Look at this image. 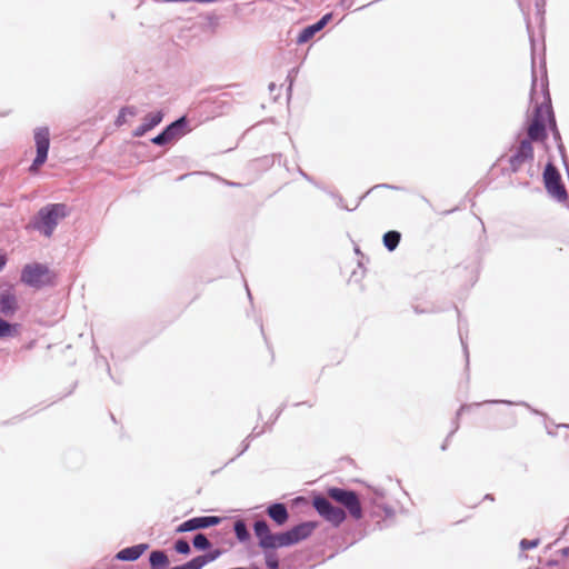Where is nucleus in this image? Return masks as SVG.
<instances>
[{"mask_svg": "<svg viewBox=\"0 0 569 569\" xmlns=\"http://www.w3.org/2000/svg\"><path fill=\"white\" fill-rule=\"evenodd\" d=\"M71 213V208L63 202L47 203L41 207L29 222V228L50 238L59 222Z\"/></svg>", "mask_w": 569, "mask_h": 569, "instance_id": "1", "label": "nucleus"}, {"mask_svg": "<svg viewBox=\"0 0 569 569\" xmlns=\"http://www.w3.org/2000/svg\"><path fill=\"white\" fill-rule=\"evenodd\" d=\"M21 281L31 288H43L54 286L57 274L44 263L33 262L27 263L21 269Z\"/></svg>", "mask_w": 569, "mask_h": 569, "instance_id": "2", "label": "nucleus"}, {"mask_svg": "<svg viewBox=\"0 0 569 569\" xmlns=\"http://www.w3.org/2000/svg\"><path fill=\"white\" fill-rule=\"evenodd\" d=\"M253 533L258 539V546L262 550L280 549L284 547V530L276 533L271 532L269 523L266 519L261 518L253 522Z\"/></svg>", "mask_w": 569, "mask_h": 569, "instance_id": "3", "label": "nucleus"}, {"mask_svg": "<svg viewBox=\"0 0 569 569\" xmlns=\"http://www.w3.org/2000/svg\"><path fill=\"white\" fill-rule=\"evenodd\" d=\"M33 139L36 144V157L29 167V172L36 174L41 166L48 160L50 149V131L48 127H38L34 129Z\"/></svg>", "mask_w": 569, "mask_h": 569, "instance_id": "4", "label": "nucleus"}, {"mask_svg": "<svg viewBox=\"0 0 569 569\" xmlns=\"http://www.w3.org/2000/svg\"><path fill=\"white\" fill-rule=\"evenodd\" d=\"M552 113L548 99L545 97L543 101L537 107L536 116L529 126L528 133L533 140H541L545 137L547 124H552Z\"/></svg>", "mask_w": 569, "mask_h": 569, "instance_id": "5", "label": "nucleus"}, {"mask_svg": "<svg viewBox=\"0 0 569 569\" xmlns=\"http://www.w3.org/2000/svg\"><path fill=\"white\" fill-rule=\"evenodd\" d=\"M222 517L219 516H198L181 522L177 528V533L192 532L197 530L208 529L221 523Z\"/></svg>", "mask_w": 569, "mask_h": 569, "instance_id": "6", "label": "nucleus"}, {"mask_svg": "<svg viewBox=\"0 0 569 569\" xmlns=\"http://www.w3.org/2000/svg\"><path fill=\"white\" fill-rule=\"evenodd\" d=\"M560 174L556 168L548 163L543 172V181L548 193L559 201L567 198V192L560 182Z\"/></svg>", "mask_w": 569, "mask_h": 569, "instance_id": "7", "label": "nucleus"}, {"mask_svg": "<svg viewBox=\"0 0 569 569\" xmlns=\"http://www.w3.org/2000/svg\"><path fill=\"white\" fill-rule=\"evenodd\" d=\"M329 497L343 505L355 518H360L362 515L360 502L352 491L342 490L339 488H330L328 490Z\"/></svg>", "mask_w": 569, "mask_h": 569, "instance_id": "8", "label": "nucleus"}, {"mask_svg": "<svg viewBox=\"0 0 569 569\" xmlns=\"http://www.w3.org/2000/svg\"><path fill=\"white\" fill-rule=\"evenodd\" d=\"M313 507L321 517L335 526H339L346 519V513L342 509L333 507L322 497H315Z\"/></svg>", "mask_w": 569, "mask_h": 569, "instance_id": "9", "label": "nucleus"}, {"mask_svg": "<svg viewBox=\"0 0 569 569\" xmlns=\"http://www.w3.org/2000/svg\"><path fill=\"white\" fill-rule=\"evenodd\" d=\"M163 117L164 113L162 110L147 113L143 118V122L132 131V136L134 138L143 137L148 131L160 124Z\"/></svg>", "mask_w": 569, "mask_h": 569, "instance_id": "10", "label": "nucleus"}, {"mask_svg": "<svg viewBox=\"0 0 569 569\" xmlns=\"http://www.w3.org/2000/svg\"><path fill=\"white\" fill-rule=\"evenodd\" d=\"M149 549V543L142 542L137 543L130 547H126L118 551L114 556V559L119 561H136L138 560L147 550Z\"/></svg>", "mask_w": 569, "mask_h": 569, "instance_id": "11", "label": "nucleus"}, {"mask_svg": "<svg viewBox=\"0 0 569 569\" xmlns=\"http://www.w3.org/2000/svg\"><path fill=\"white\" fill-rule=\"evenodd\" d=\"M164 129L169 133L171 140L176 141L189 131V119L187 116H181L167 124Z\"/></svg>", "mask_w": 569, "mask_h": 569, "instance_id": "12", "label": "nucleus"}, {"mask_svg": "<svg viewBox=\"0 0 569 569\" xmlns=\"http://www.w3.org/2000/svg\"><path fill=\"white\" fill-rule=\"evenodd\" d=\"M19 309L16 295L9 290L0 292V313L6 317L13 316Z\"/></svg>", "mask_w": 569, "mask_h": 569, "instance_id": "13", "label": "nucleus"}, {"mask_svg": "<svg viewBox=\"0 0 569 569\" xmlns=\"http://www.w3.org/2000/svg\"><path fill=\"white\" fill-rule=\"evenodd\" d=\"M316 526L317 525L315 522L310 521L297 526L287 532V543L298 542L299 540L308 537L316 529Z\"/></svg>", "mask_w": 569, "mask_h": 569, "instance_id": "14", "label": "nucleus"}, {"mask_svg": "<svg viewBox=\"0 0 569 569\" xmlns=\"http://www.w3.org/2000/svg\"><path fill=\"white\" fill-rule=\"evenodd\" d=\"M170 565V559L164 550L156 549L149 553L150 569H167Z\"/></svg>", "mask_w": 569, "mask_h": 569, "instance_id": "15", "label": "nucleus"}, {"mask_svg": "<svg viewBox=\"0 0 569 569\" xmlns=\"http://www.w3.org/2000/svg\"><path fill=\"white\" fill-rule=\"evenodd\" d=\"M331 19V14L323 16L317 23L309 26L306 28L299 36L298 41L299 42H306L311 37H313L315 33L320 31Z\"/></svg>", "mask_w": 569, "mask_h": 569, "instance_id": "16", "label": "nucleus"}, {"mask_svg": "<svg viewBox=\"0 0 569 569\" xmlns=\"http://www.w3.org/2000/svg\"><path fill=\"white\" fill-rule=\"evenodd\" d=\"M267 513L278 526L284 525V502H272L268 506Z\"/></svg>", "mask_w": 569, "mask_h": 569, "instance_id": "17", "label": "nucleus"}, {"mask_svg": "<svg viewBox=\"0 0 569 569\" xmlns=\"http://www.w3.org/2000/svg\"><path fill=\"white\" fill-rule=\"evenodd\" d=\"M20 328V323L10 322L0 316V339L16 337L19 333Z\"/></svg>", "mask_w": 569, "mask_h": 569, "instance_id": "18", "label": "nucleus"}, {"mask_svg": "<svg viewBox=\"0 0 569 569\" xmlns=\"http://www.w3.org/2000/svg\"><path fill=\"white\" fill-rule=\"evenodd\" d=\"M233 532L237 540L241 543L251 541V533L248 529L247 523L242 519H237L233 523Z\"/></svg>", "mask_w": 569, "mask_h": 569, "instance_id": "19", "label": "nucleus"}, {"mask_svg": "<svg viewBox=\"0 0 569 569\" xmlns=\"http://www.w3.org/2000/svg\"><path fill=\"white\" fill-rule=\"evenodd\" d=\"M192 547L197 551H204L209 550L212 547L211 541L208 539V537L204 533L198 532L192 537L191 540Z\"/></svg>", "mask_w": 569, "mask_h": 569, "instance_id": "20", "label": "nucleus"}, {"mask_svg": "<svg viewBox=\"0 0 569 569\" xmlns=\"http://www.w3.org/2000/svg\"><path fill=\"white\" fill-rule=\"evenodd\" d=\"M277 549H267L262 550L264 555V562L268 569H278L279 568V558L276 553Z\"/></svg>", "mask_w": 569, "mask_h": 569, "instance_id": "21", "label": "nucleus"}, {"mask_svg": "<svg viewBox=\"0 0 569 569\" xmlns=\"http://www.w3.org/2000/svg\"><path fill=\"white\" fill-rule=\"evenodd\" d=\"M203 552L204 553L199 555V556H200V559H201V561L203 562L204 566L210 563V562H213L219 557H221L222 553H223V551L221 549L212 548V547L209 550H204Z\"/></svg>", "mask_w": 569, "mask_h": 569, "instance_id": "22", "label": "nucleus"}, {"mask_svg": "<svg viewBox=\"0 0 569 569\" xmlns=\"http://www.w3.org/2000/svg\"><path fill=\"white\" fill-rule=\"evenodd\" d=\"M173 550L182 556H189L191 553L190 543L184 538H180L174 541Z\"/></svg>", "mask_w": 569, "mask_h": 569, "instance_id": "23", "label": "nucleus"}, {"mask_svg": "<svg viewBox=\"0 0 569 569\" xmlns=\"http://www.w3.org/2000/svg\"><path fill=\"white\" fill-rule=\"evenodd\" d=\"M399 240H400V234L396 231H389L383 237L385 246L389 250H393L398 246Z\"/></svg>", "mask_w": 569, "mask_h": 569, "instance_id": "24", "label": "nucleus"}, {"mask_svg": "<svg viewBox=\"0 0 569 569\" xmlns=\"http://www.w3.org/2000/svg\"><path fill=\"white\" fill-rule=\"evenodd\" d=\"M153 144L156 146H159V147H163V146H167L171 142H173L171 140V138L169 137V133L166 131V129L163 128L157 136H154L153 138H151L150 140Z\"/></svg>", "mask_w": 569, "mask_h": 569, "instance_id": "25", "label": "nucleus"}, {"mask_svg": "<svg viewBox=\"0 0 569 569\" xmlns=\"http://www.w3.org/2000/svg\"><path fill=\"white\" fill-rule=\"evenodd\" d=\"M134 116L136 114V108L134 107H122L119 111V114L116 119L117 126H122L126 122V116Z\"/></svg>", "mask_w": 569, "mask_h": 569, "instance_id": "26", "label": "nucleus"}, {"mask_svg": "<svg viewBox=\"0 0 569 569\" xmlns=\"http://www.w3.org/2000/svg\"><path fill=\"white\" fill-rule=\"evenodd\" d=\"M204 567L203 562L200 559V556H196L187 562L180 565L182 569H202Z\"/></svg>", "mask_w": 569, "mask_h": 569, "instance_id": "27", "label": "nucleus"}, {"mask_svg": "<svg viewBox=\"0 0 569 569\" xmlns=\"http://www.w3.org/2000/svg\"><path fill=\"white\" fill-rule=\"evenodd\" d=\"M249 441H250V440H248V439L246 438V439L241 442L240 450H239L238 455H237L236 457L231 458L228 462H226V465H224V466H227V465L231 463L232 461H234V459H236L237 457H240L241 455H243V453L249 449V446H250Z\"/></svg>", "mask_w": 569, "mask_h": 569, "instance_id": "28", "label": "nucleus"}, {"mask_svg": "<svg viewBox=\"0 0 569 569\" xmlns=\"http://www.w3.org/2000/svg\"><path fill=\"white\" fill-rule=\"evenodd\" d=\"M8 262V256L6 252L0 251V271L4 269Z\"/></svg>", "mask_w": 569, "mask_h": 569, "instance_id": "29", "label": "nucleus"}, {"mask_svg": "<svg viewBox=\"0 0 569 569\" xmlns=\"http://www.w3.org/2000/svg\"><path fill=\"white\" fill-rule=\"evenodd\" d=\"M262 432H263V430H258V427H254L252 429L251 433L247 437V439L248 440L254 439V438L259 437Z\"/></svg>", "mask_w": 569, "mask_h": 569, "instance_id": "30", "label": "nucleus"}, {"mask_svg": "<svg viewBox=\"0 0 569 569\" xmlns=\"http://www.w3.org/2000/svg\"><path fill=\"white\" fill-rule=\"evenodd\" d=\"M537 543H538V542H537L536 540H532V541L522 540V541H521V547H522L523 549L533 548V547H536V546H537Z\"/></svg>", "mask_w": 569, "mask_h": 569, "instance_id": "31", "label": "nucleus"}, {"mask_svg": "<svg viewBox=\"0 0 569 569\" xmlns=\"http://www.w3.org/2000/svg\"><path fill=\"white\" fill-rule=\"evenodd\" d=\"M522 151H523L526 154L530 156V154H531V147H530V144H529V143H523V144H522Z\"/></svg>", "mask_w": 569, "mask_h": 569, "instance_id": "32", "label": "nucleus"}, {"mask_svg": "<svg viewBox=\"0 0 569 569\" xmlns=\"http://www.w3.org/2000/svg\"><path fill=\"white\" fill-rule=\"evenodd\" d=\"M211 24H216L218 21V18L216 16H212L209 18Z\"/></svg>", "mask_w": 569, "mask_h": 569, "instance_id": "33", "label": "nucleus"}, {"mask_svg": "<svg viewBox=\"0 0 569 569\" xmlns=\"http://www.w3.org/2000/svg\"><path fill=\"white\" fill-rule=\"evenodd\" d=\"M274 89H276V83L274 82H270L269 83V91L272 93Z\"/></svg>", "mask_w": 569, "mask_h": 569, "instance_id": "34", "label": "nucleus"}, {"mask_svg": "<svg viewBox=\"0 0 569 569\" xmlns=\"http://www.w3.org/2000/svg\"><path fill=\"white\" fill-rule=\"evenodd\" d=\"M246 289H247V293H248L249 299L252 300V296H251V292H250L247 283H246Z\"/></svg>", "mask_w": 569, "mask_h": 569, "instance_id": "35", "label": "nucleus"}, {"mask_svg": "<svg viewBox=\"0 0 569 569\" xmlns=\"http://www.w3.org/2000/svg\"><path fill=\"white\" fill-rule=\"evenodd\" d=\"M191 173H186V174H181L180 177H178V180H183L184 178H187L188 176H190Z\"/></svg>", "mask_w": 569, "mask_h": 569, "instance_id": "36", "label": "nucleus"}, {"mask_svg": "<svg viewBox=\"0 0 569 569\" xmlns=\"http://www.w3.org/2000/svg\"><path fill=\"white\" fill-rule=\"evenodd\" d=\"M76 387H77V382H74V383L72 385V388H71V390L68 392V395L72 393V392H73V390L76 389Z\"/></svg>", "mask_w": 569, "mask_h": 569, "instance_id": "37", "label": "nucleus"}, {"mask_svg": "<svg viewBox=\"0 0 569 569\" xmlns=\"http://www.w3.org/2000/svg\"><path fill=\"white\" fill-rule=\"evenodd\" d=\"M162 2L171 3V2H178V0H161Z\"/></svg>", "mask_w": 569, "mask_h": 569, "instance_id": "38", "label": "nucleus"}, {"mask_svg": "<svg viewBox=\"0 0 569 569\" xmlns=\"http://www.w3.org/2000/svg\"><path fill=\"white\" fill-rule=\"evenodd\" d=\"M167 569H182V568H180V565H178V566H174V567H168Z\"/></svg>", "mask_w": 569, "mask_h": 569, "instance_id": "39", "label": "nucleus"}, {"mask_svg": "<svg viewBox=\"0 0 569 569\" xmlns=\"http://www.w3.org/2000/svg\"><path fill=\"white\" fill-rule=\"evenodd\" d=\"M247 569H259L257 566L246 567Z\"/></svg>", "mask_w": 569, "mask_h": 569, "instance_id": "40", "label": "nucleus"}, {"mask_svg": "<svg viewBox=\"0 0 569 569\" xmlns=\"http://www.w3.org/2000/svg\"><path fill=\"white\" fill-rule=\"evenodd\" d=\"M228 184L233 186V187L239 186L238 183H234V182H228Z\"/></svg>", "mask_w": 569, "mask_h": 569, "instance_id": "41", "label": "nucleus"}, {"mask_svg": "<svg viewBox=\"0 0 569 569\" xmlns=\"http://www.w3.org/2000/svg\"><path fill=\"white\" fill-rule=\"evenodd\" d=\"M107 370H108V373L111 375L109 365H107Z\"/></svg>", "mask_w": 569, "mask_h": 569, "instance_id": "42", "label": "nucleus"}, {"mask_svg": "<svg viewBox=\"0 0 569 569\" xmlns=\"http://www.w3.org/2000/svg\"><path fill=\"white\" fill-rule=\"evenodd\" d=\"M239 569H247V568H244V567H239Z\"/></svg>", "mask_w": 569, "mask_h": 569, "instance_id": "43", "label": "nucleus"}]
</instances>
